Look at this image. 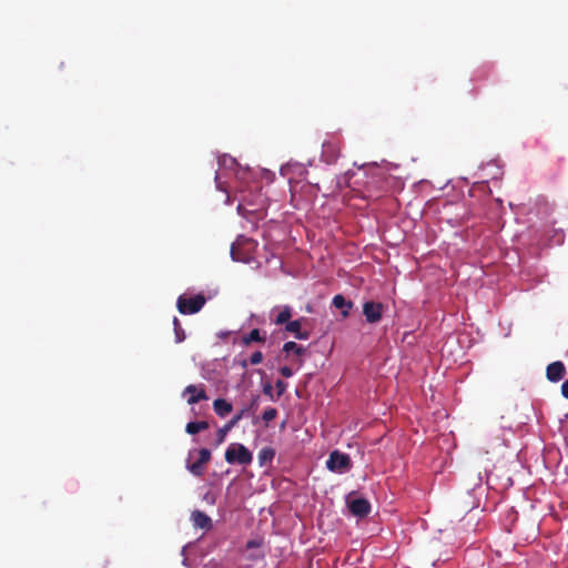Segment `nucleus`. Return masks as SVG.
I'll list each match as a JSON object with an SVG mask.
<instances>
[{"instance_id":"nucleus-1","label":"nucleus","mask_w":568,"mask_h":568,"mask_svg":"<svg viewBox=\"0 0 568 568\" xmlns=\"http://www.w3.org/2000/svg\"><path fill=\"white\" fill-rule=\"evenodd\" d=\"M239 182L235 199L239 200L237 212L245 216L246 212H255L264 206V199L257 183H250L251 172L239 169L235 172Z\"/></svg>"},{"instance_id":"nucleus-2","label":"nucleus","mask_w":568,"mask_h":568,"mask_svg":"<svg viewBox=\"0 0 568 568\" xmlns=\"http://www.w3.org/2000/svg\"><path fill=\"white\" fill-rule=\"evenodd\" d=\"M225 460L229 464L250 465L253 460L252 453L240 443H232L225 450Z\"/></svg>"},{"instance_id":"nucleus-3","label":"nucleus","mask_w":568,"mask_h":568,"mask_svg":"<svg viewBox=\"0 0 568 568\" xmlns=\"http://www.w3.org/2000/svg\"><path fill=\"white\" fill-rule=\"evenodd\" d=\"M205 302L206 298L203 294L194 296L180 295L176 301V307L181 314L191 315L200 312Z\"/></svg>"},{"instance_id":"nucleus-4","label":"nucleus","mask_w":568,"mask_h":568,"mask_svg":"<svg viewBox=\"0 0 568 568\" xmlns=\"http://www.w3.org/2000/svg\"><path fill=\"white\" fill-rule=\"evenodd\" d=\"M254 242L251 239L239 236L231 246V255L234 261L248 262L251 258L250 250Z\"/></svg>"},{"instance_id":"nucleus-5","label":"nucleus","mask_w":568,"mask_h":568,"mask_svg":"<svg viewBox=\"0 0 568 568\" xmlns=\"http://www.w3.org/2000/svg\"><path fill=\"white\" fill-rule=\"evenodd\" d=\"M326 467L334 473L343 474L351 469L352 462L347 454L334 450L329 454Z\"/></svg>"},{"instance_id":"nucleus-6","label":"nucleus","mask_w":568,"mask_h":568,"mask_svg":"<svg viewBox=\"0 0 568 568\" xmlns=\"http://www.w3.org/2000/svg\"><path fill=\"white\" fill-rule=\"evenodd\" d=\"M384 304L381 302L367 301L363 304V314L369 324L378 323L384 313Z\"/></svg>"},{"instance_id":"nucleus-7","label":"nucleus","mask_w":568,"mask_h":568,"mask_svg":"<svg viewBox=\"0 0 568 568\" xmlns=\"http://www.w3.org/2000/svg\"><path fill=\"white\" fill-rule=\"evenodd\" d=\"M341 153V142L338 140H328L325 141L322 145V159L328 163L333 164L336 162Z\"/></svg>"},{"instance_id":"nucleus-8","label":"nucleus","mask_w":568,"mask_h":568,"mask_svg":"<svg viewBox=\"0 0 568 568\" xmlns=\"http://www.w3.org/2000/svg\"><path fill=\"white\" fill-rule=\"evenodd\" d=\"M211 459V452L207 448H201L199 450V458L192 464H187L186 468L194 476L201 477L205 471V465Z\"/></svg>"},{"instance_id":"nucleus-9","label":"nucleus","mask_w":568,"mask_h":568,"mask_svg":"<svg viewBox=\"0 0 568 568\" xmlns=\"http://www.w3.org/2000/svg\"><path fill=\"white\" fill-rule=\"evenodd\" d=\"M247 415V409L242 408L237 414H235L223 427L219 428L216 433V445L222 444L225 440V437L231 429H233L240 420H242Z\"/></svg>"},{"instance_id":"nucleus-10","label":"nucleus","mask_w":568,"mask_h":568,"mask_svg":"<svg viewBox=\"0 0 568 568\" xmlns=\"http://www.w3.org/2000/svg\"><path fill=\"white\" fill-rule=\"evenodd\" d=\"M306 321H307V318H305V317H301V318L294 320V321H288L285 324V331L291 333V334H294V336L297 339L306 341L311 336L310 331H303L302 329L303 323L306 322Z\"/></svg>"},{"instance_id":"nucleus-11","label":"nucleus","mask_w":568,"mask_h":568,"mask_svg":"<svg viewBox=\"0 0 568 568\" xmlns=\"http://www.w3.org/2000/svg\"><path fill=\"white\" fill-rule=\"evenodd\" d=\"M566 375V366L562 362L550 363L546 368V377L551 383L561 381Z\"/></svg>"},{"instance_id":"nucleus-12","label":"nucleus","mask_w":568,"mask_h":568,"mask_svg":"<svg viewBox=\"0 0 568 568\" xmlns=\"http://www.w3.org/2000/svg\"><path fill=\"white\" fill-rule=\"evenodd\" d=\"M186 394H190V397L187 398L189 405H194L201 400H206L209 398L203 385H187L183 390V395Z\"/></svg>"},{"instance_id":"nucleus-13","label":"nucleus","mask_w":568,"mask_h":568,"mask_svg":"<svg viewBox=\"0 0 568 568\" xmlns=\"http://www.w3.org/2000/svg\"><path fill=\"white\" fill-rule=\"evenodd\" d=\"M191 520L194 528L209 531L213 527L212 519L202 510H193L191 514Z\"/></svg>"},{"instance_id":"nucleus-14","label":"nucleus","mask_w":568,"mask_h":568,"mask_svg":"<svg viewBox=\"0 0 568 568\" xmlns=\"http://www.w3.org/2000/svg\"><path fill=\"white\" fill-rule=\"evenodd\" d=\"M349 510L353 515L358 517H366L371 513V504L365 498H356L349 501Z\"/></svg>"},{"instance_id":"nucleus-15","label":"nucleus","mask_w":568,"mask_h":568,"mask_svg":"<svg viewBox=\"0 0 568 568\" xmlns=\"http://www.w3.org/2000/svg\"><path fill=\"white\" fill-rule=\"evenodd\" d=\"M332 304L341 310V315L343 318H346L349 316L351 310L353 308L354 304L352 301H347L343 295L337 294L333 297Z\"/></svg>"},{"instance_id":"nucleus-16","label":"nucleus","mask_w":568,"mask_h":568,"mask_svg":"<svg viewBox=\"0 0 568 568\" xmlns=\"http://www.w3.org/2000/svg\"><path fill=\"white\" fill-rule=\"evenodd\" d=\"M213 409L217 416L225 417L232 412L233 406L226 399L217 398L213 402Z\"/></svg>"},{"instance_id":"nucleus-17","label":"nucleus","mask_w":568,"mask_h":568,"mask_svg":"<svg viewBox=\"0 0 568 568\" xmlns=\"http://www.w3.org/2000/svg\"><path fill=\"white\" fill-rule=\"evenodd\" d=\"M277 314L273 320L275 325L286 324L292 317V308L287 305L276 308Z\"/></svg>"},{"instance_id":"nucleus-18","label":"nucleus","mask_w":568,"mask_h":568,"mask_svg":"<svg viewBox=\"0 0 568 568\" xmlns=\"http://www.w3.org/2000/svg\"><path fill=\"white\" fill-rule=\"evenodd\" d=\"M265 335H261V332L258 328L252 329L248 334L244 335L242 337V344L247 346L251 343H265Z\"/></svg>"},{"instance_id":"nucleus-19","label":"nucleus","mask_w":568,"mask_h":568,"mask_svg":"<svg viewBox=\"0 0 568 568\" xmlns=\"http://www.w3.org/2000/svg\"><path fill=\"white\" fill-rule=\"evenodd\" d=\"M209 423L205 420L201 422H190L186 424L185 432L190 435H195L202 430H205L209 428Z\"/></svg>"},{"instance_id":"nucleus-20","label":"nucleus","mask_w":568,"mask_h":568,"mask_svg":"<svg viewBox=\"0 0 568 568\" xmlns=\"http://www.w3.org/2000/svg\"><path fill=\"white\" fill-rule=\"evenodd\" d=\"M283 351L285 353H291L293 352L295 355L297 356H302L305 354L306 352V348L303 347L302 345H298L297 343L295 342H286L284 345H283Z\"/></svg>"},{"instance_id":"nucleus-21","label":"nucleus","mask_w":568,"mask_h":568,"mask_svg":"<svg viewBox=\"0 0 568 568\" xmlns=\"http://www.w3.org/2000/svg\"><path fill=\"white\" fill-rule=\"evenodd\" d=\"M173 326H174L175 342L182 343L185 339V332H184L179 318L174 317Z\"/></svg>"},{"instance_id":"nucleus-22","label":"nucleus","mask_w":568,"mask_h":568,"mask_svg":"<svg viewBox=\"0 0 568 568\" xmlns=\"http://www.w3.org/2000/svg\"><path fill=\"white\" fill-rule=\"evenodd\" d=\"M275 453L272 448L265 447L258 453V460L261 465L273 459Z\"/></svg>"},{"instance_id":"nucleus-23","label":"nucleus","mask_w":568,"mask_h":568,"mask_svg":"<svg viewBox=\"0 0 568 568\" xmlns=\"http://www.w3.org/2000/svg\"><path fill=\"white\" fill-rule=\"evenodd\" d=\"M219 164L221 166H225V168H233V166L237 165L236 160L226 154L219 158Z\"/></svg>"},{"instance_id":"nucleus-24","label":"nucleus","mask_w":568,"mask_h":568,"mask_svg":"<svg viewBox=\"0 0 568 568\" xmlns=\"http://www.w3.org/2000/svg\"><path fill=\"white\" fill-rule=\"evenodd\" d=\"M277 416V409L274 407H268L263 412L262 419L267 424L274 420Z\"/></svg>"},{"instance_id":"nucleus-25","label":"nucleus","mask_w":568,"mask_h":568,"mask_svg":"<svg viewBox=\"0 0 568 568\" xmlns=\"http://www.w3.org/2000/svg\"><path fill=\"white\" fill-rule=\"evenodd\" d=\"M263 362V354L262 352L257 351V352H254L251 357H250V363L252 365H257L260 363Z\"/></svg>"},{"instance_id":"nucleus-26","label":"nucleus","mask_w":568,"mask_h":568,"mask_svg":"<svg viewBox=\"0 0 568 568\" xmlns=\"http://www.w3.org/2000/svg\"><path fill=\"white\" fill-rule=\"evenodd\" d=\"M258 399H260L258 395L252 397L250 405L247 407H245L247 409V413L250 410H255L256 409V407L258 405Z\"/></svg>"},{"instance_id":"nucleus-27","label":"nucleus","mask_w":568,"mask_h":568,"mask_svg":"<svg viewBox=\"0 0 568 568\" xmlns=\"http://www.w3.org/2000/svg\"><path fill=\"white\" fill-rule=\"evenodd\" d=\"M275 386L277 388V395L281 396L285 389H286V383L278 379L276 383H275Z\"/></svg>"},{"instance_id":"nucleus-28","label":"nucleus","mask_w":568,"mask_h":568,"mask_svg":"<svg viewBox=\"0 0 568 568\" xmlns=\"http://www.w3.org/2000/svg\"><path fill=\"white\" fill-rule=\"evenodd\" d=\"M280 373H281V375H282L283 377H286V378H288V377H291V376L293 375V371H292V368H291V367H288V366H282V367L280 368Z\"/></svg>"},{"instance_id":"nucleus-29","label":"nucleus","mask_w":568,"mask_h":568,"mask_svg":"<svg viewBox=\"0 0 568 568\" xmlns=\"http://www.w3.org/2000/svg\"><path fill=\"white\" fill-rule=\"evenodd\" d=\"M263 393L265 395H267L271 399L274 398L273 396V387L270 383H266L264 386H263Z\"/></svg>"},{"instance_id":"nucleus-30","label":"nucleus","mask_w":568,"mask_h":568,"mask_svg":"<svg viewBox=\"0 0 568 568\" xmlns=\"http://www.w3.org/2000/svg\"><path fill=\"white\" fill-rule=\"evenodd\" d=\"M561 395L568 399V378L561 384Z\"/></svg>"},{"instance_id":"nucleus-31","label":"nucleus","mask_w":568,"mask_h":568,"mask_svg":"<svg viewBox=\"0 0 568 568\" xmlns=\"http://www.w3.org/2000/svg\"><path fill=\"white\" fill-rule=\"evenodd\" d=\"M258 546H260V542H258V541H256V540H250V541H247V544H246V548H248V549L256 548V547H258Z\"/></svg>"}]
</instances>
